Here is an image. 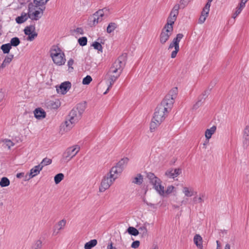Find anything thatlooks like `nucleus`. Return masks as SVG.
<instances>
[{
    "label": "nucleus",
    "mask_w": 249,
    "mask_h": 249,
    "mask_svg": "<svg viewBox=\"0 0 249 249\" xmlns=\"http://www.w3.org/2000/svg\"><path fill=\"white\" fill-rule=\"evenodd\" d=\"M86 108V103L77 104L76 107L73 108L70 112L68 119L62 124L60 126V131L66 132L70 131L74 124L81 119L82 115Z\"/></svg>",
    "instance_id": "nucleus-1"
},
{
    "label": "nucleus",
    "mask_w": 249,
    "mask_h": 249,
    "mask_svg": "<svg viewBox=\"0 0 249 249\" xmlns=\"http://www.w3.org/2000/svg\"><path fill=\"white\" fill-rule=\"evenodd\" d=\"M123 57L122 56L119 57L110 68L107 73V76L109 78L110 85L104 94L107 93L109 88L111 87L122 73L125 65V63L123 62Z\"/></svg>",
    "instance_id": "nucleus-2"
},
{
    "label": "nucleus",
    "mask_w": 249,
    "mask_h": 249,
    "mask_svg": "<svg viewBox=\"0 0 249 249\" xmlns=\"http://www.w3.org/2000/svg\"><path fill=\"white\" fill-rule=\"evenodd\" d=\"M146 177L149 182L153 186V188L161 196H164L165 194L169 195L172 193L175 188L173 186L170 185L164 191V186L161 184V180L151 172L147 173Z\"/></svg>",
    "instance_id": "nucleus-3"
},
{
    "label": "nucleus",
    "mask_w": 249,
    "mask_h": 249,
    "mask_svg": "<svg viewBox=\"0 0 249 249\" xmlns=\"http://www.w3.org/2000/svg\"><path fill=\"white\" fill-rule=\"evenodd\" d=\"M172 107L167 105L165 101H162L155 109L153 117V120L162 123L167 116L169 112L171 111Z\"/></svg>",
    "instance_id": "nucleus-4"
},
{
    "label": "nucleus",
    "mask_w": 249,
    "mask_h": 249,
    "mask_svg": "<svg viewBox=\"0 0 249 249\" xmlns=\"http://www.w3.org/2000/svg\"><path fill=\"white\" fill-rule=\"evenodd\" d=\"M50 53V57L55 65L60 66L65 64L66 61L65 54L60 48L56 46H52Z\"/></svg>",
    "instance_id": "nucleus-5"
},
{
    "label": "nucleus",
    "mask_w": 249,
    "mask_h": 249,
    "mask_svg": "<svg viewBox=\"0 0 249 249\" xmlns=\"http://www.w3.org/2000/svg\"><path fill=\"white\" fill-rule=\"evenodd\" d=\"M80 149L78 145H74L68 148L63 154V159L68 161L70 160L78 153Z\"/></svg>",
    "instance_id": "nucleus-6"
},
{
    "label": "nucleus",
    "mask_w": 249,
    "mask_h": 249,
    "mask_svg": "<svg viewBox=\"0 0 249 249\" xmlns=\"http://www.w3.org/2000/svg\"><path fill=\"white\" fill-rule=\"evenodd\" d=\"M170 28L171 27H169L168 25L167 27H164L161 30L159 39L160 43L162 45L165 44L172 34L173 30Z\"/></svg>",
    "instance_id": "nucleus-7"
},
{
    "label": "nucleus",
    "mask_w": 249,
    "mask_h": 249,
    "mask_svg": "<svg viewBox=\"0 0 249 249\" xmlns=\"http://www.w3.org/2000/svg\"><path fill=\"white\" fill-rule=\"evenodd\" d=\"M178 93V89L177 87L173 88L169 93L165 97L162 101H165L167 105L173 107L175 99Z\"/></svg>",
    "instance_id": "nucleus-8"
},
{
    "label": "nucleus",
    "mask_w": 249,
    "mask_h": 249,
    "mask_svg": "<svg viewBox=\"0 0 249 249\" xmlns=\"http://www.w3.org/2000/svg\"><path fill=\"white\" fill-rule=\"evenodd\" d=\"M115 181L114 178H111L109 175L107 174L102 180L99 187V191L104 192L108 189Z\"/></svg>",
    "instance_id": "nucleus-9"
},
{
    "label": "nucleus",
    "mask_w": 249,
    "mask_h": 249,
    "mask_svg": "<svg viewBox=\"0 0 249 249\" xmlns=\"http://www.w3.org/2000/svg\"><path fill=\"white\" fill-rule=\"evenodd\" d=\"M71 87V83L69 81H66L62 83L59 88H56L58 93L64 94L70 89Z\"/></svg>",
    "instance_id": "nucleus-10"
},
{
    "label": "nucleus",
    "mask_w": 249,
    "mask_h": 249,
    "mask_svg": "<svg viewBox=\"0 0 249 249\" xmlns=\"http://www.w3.org/2000/svg\"><path fill=\"white\" fill-rule=\"evenodd\" d=\"M123 171L121 168H119L117 166L111 168L109 173L107 174L111 177V178H114V180L118 178V175L122 173Z\"/></svg>",
    "instance_id": "nucleus-11"
},
{
    "label": "nucleus",
    "mask_w": 249,
    "mask_h": 249,
    "mask_svg": "<svg viewBox=\"0 0 249 249\" xmlns=\"http://www.w3.org/2000/svg\"><path fill=\"white\" fill-rule=\"evenodd\" d=\"M102 20L101 18L96 15V12L93 14L89 19V24L90 26H95Z\"/></svg>",
    "instance_id": "nucleus-12"
},
{
    "label": "nucleus",
    "mask_w": 249,
    "mask_h": 249,
    "mask_svg": "<svg viewBox=\"0 0 249 249\" xmlns=\"http://www.w3.org/2000/svg\"><path fill=\"white\" fill-rule=\"evenodd\" d=\"M243 146L247 148L249 144V126H246L243 132Z\"/></svg>",
    "instance_id": "nucleus-13"
},
{
    "label": "nucleus",
    "mask_w": 249,
    "mask_h": 249,
    "mask_svg": "<svg viewBox=\"0 0 249 249\" xmlns=\"http://www.w3.org/2000/svg\"><path fill=\"white\" fill-rule=\"evenodd\" d=\"M42 169L41 168V167H40L39 164L35 166L30 170V173L27 174L26 177H27L28 174H29V178L28 179L32 178L36 176L37 175L40 173V171L42 170Z\"/></svg>",
    "instance_id": "nucleus-14"
},
{
    "label": "nucleus",
    "mask_w": 249,
    "mask_h": 249,
    "mask_svg": "<svg viewBox=\"0 0 249 249\" xmlns=\"http://www.w3.org/2000/svg\"><path fill=\"white\" fill-rule=\"evenodd\" d=\"M180 173V169L179 168H176L167 171L165 173V175L170 178H174L179 175Z\"/></svg>",
    "instance_id": "nucleus-15"
},
{
    "label": "nucleus",
    "mask_w": 249,
    "mask_h": 249,
    "mask_svg": "<svg viewBox=\"0 0 249 249\" xmlns=\"http://www.w3.org/2000/svg\"><path fill=\"white\" fill-rule=\"evenodd\" d=\"M174 47L175 48V50L172 52L171 55V57L172 58L176 57L177 53L179 50V45L177 44L173 40L172 42L169 45L168 49H171Z\"/></svg>",
    "instance_id": "nucleus-16"
},
{
    "label": "nucleus",
    "mask_w": 249,
    "mask_h": 249,
    "mask_svg": "<svg viewBox=\"0 0 249 249\" xmlns=\"http://www.w3.org/2000/svg\"><path fill=\"white\" fill-rule=\"evenodd\" d=\"M35 117L37 119H42L46 117V112L41 108H37L34 111Z\"/></svg>",
    "instance_id": "nucleus-17"
},
{
    "label": "nucleus",
    "mask_w": 249,
    "mask_h": 249,
    "mask_svg": "<svg viewBox=\"0 0 249 249\" xmlns=\"http://www.w3.org/2000/svg\"><path fill=\"white\" fill-rule=\"evenodd\" d=\"M43 15V10L41 11L36 10L34 13H31L28 14L29 18L32 20H38Z\"/></svg>",
    "instance_id": "nucleus-18"
},
{
    "label": "nucleus",
    "mask_w": 249,
    "mask_h": 249,
    "mask_svg": "<svg viewBox=\"0 0 249 249\" xmlns=\"http://www.w3.org/2000/svg\"><path fill=\"white\" fill-rule=\"evenodd\" d=\"M182 192L185 196L191 197L196 194V192H195L194 189L192 187H183L182 188Z\"/></svg>",
    "instance_id": "nucleus-19"
},
{
    "label": "nucleus",
    "mask_w": 249,
    "mask_h": 249,
    "mask_svg": "<svg viewBox=\"0 0 249 249\" xmlns=\"http://www.w3.org/2000/svg\"><path fill=\"white\" fill-rule=\"evenodd\" d=\"M194 242L199 249H203L202 238L199 234H196L194 237Z\"/></svg>",
    "instance_id": "nucleus-20"
},
{
    "label": "nucleus",
    "mask_w": 249,
    "mask_h": 249,
    "mask_svg": "<svg viewBox=\"0 0 249 249\" xmlns=\"http://www.w3.org/2000/svg\"><path fill=\"white\" fill-rule=\"evenodd\" d=\"M216 130V126L213 125L210 128L207 129L205 131V136L207 140H209L213 134Z\"/></svg>",
    "instance_id": "nucleus-21"
},
{
    "label": "nucleus",
    "mask_w": 249,
    "mask_h": 249,
    "mask_svg": "<svg viewBox=\"0 0 249 249\" xmlns=\"http://www.w3.org/2000/svg\"><path fill=\"white\" fill-rule=\"evenodd\" d=\"M13 54H10L9 55L6 56L5 59H4L2 63L0 66V70L1 69H3L6 66H7L12 61V59H13Z\"/></svg>",
    "instance_id": "nucleus-22"
},
{
    "label": "nucleus",
    "mask_w": 249,
    "mask_h": 249,
    "mask_svg": "<svg viewBox=\"0 0 249 249\" xmlns=\"http://www.w3.org/2000/svg\"><path fill=\"white\" fill-rule=\"evenodd\" d=\"M108 13V10L107 8H103L100 9L96 12V15L101 18L102 20L107 17V13Z\"/></svg>",
    "instance_id": "nucleus-23"
},
{
    "label": "nucleus",
    "mask_w": 249,
    "mask_h": 249,
    "mask_svg": "<svg viewBox=\"0 0 249 249\" xmlns=\"http://www.w3.org/2000/svg\"><path fill=\"white\" fill-rule=\"evenodd\" d=\"M205 195L203 193H200L198 196H196L193 198V201L195 204L202 203L204 202V198Z\"/></svg>",
    "instance_id": "nucleus-24"
},
{
    "label": "nucleus",
    "mask_w": 249,
    "mask_h": 249,
    "mask_svg": "<svg viewBox=\"0 0 249 249\" xmlns=\"http://www.w3.org/2000/svg\"><path fill=\"white\" fill-rule=\"evenodd\" d=\"M29 18L28 15L25 13H22L20 16L16 18V22L18 24H21L26 21Z\"/></svg>",
    "instance_id": "nucleus-25"
},
{
    "label": "nucleus",
    "mask_w": 249,
    "mask_h": 249,
    "mask_svg": "<svg viewBox=\"0 0 249 249\" xmlns=\"http://www.w3.org/2000/svg\"><path fill=\"white\" fill-rule=\"evenodd\" d=\"M118 24L115 22L109 23L107 28V32L108 34L111 33L118 28Z\"/></svg>",
    "instance_id": "nucleus-26"
},
{
    "label": "nucleus",
    "mask_w": 249,
    "mask_h": 249,
    "mask_svg": "<svg viewBox=\"0 0 249 249\" xmlns=\"http://www.w3.org/2000/svg\"><path fill=\"white\" fill-rule=\"evenodd\" d=\"M128 160L129 159L127 158H123L117 163L116 166L119 168H121L123 171L124 166L127 164Z\"/></svg>",
    "instance_id": "nucleus-27"
},
{
    "label": "nucleus",
    "mask_w": 249,
    "mask_h": 249,
    "mask_svg": "<svg viewBox=\"0 0 249 249\" xmlns=\"http://www.w3.org/2000/svg\"><path fill=\"white\" fill-rule=\"evenodd\" d=\"M97 244V240L96 239H93L86 243L85 245L84 248L85 249H91V248L95 246Z\"/></svg>",
    "instance_id": "nucleus-28"
},
{
    "label": "nucleus",
    "mask_w": 249,
    "mask_h": 249,
    "mask_svg": "<svg viewBox=\"0 0 249 249\" xmlns=\"http://www.w3.org/2000/svg\"><path fill=\"white\" fill-rule=\"evenodd\" d=\"M10 182L7 177H2L0 180V186L1 187H7L10 185Z\"/></svg>",
    "instance_id": "nucleus-29"
},
{
    "label": "nucleus",
    "mask_w": 249,
    "mask_h": 249,
    "mask_svg": "<svg viewBox=\"0 0 249 249\" xmlns=\"http://www.w3.org/2000/svg\"><path fill=\"white\" fill-rule=\"evenodd\" d=\"M143 181L142 176L141 174H138L137 177H135L133 180L132 183L138 185H141Z\"/></svg>",
    "instance_id": "nucleus-30"
},
{
    "label": "nucleus",
    "mask_w": 249,
    "mask_h": 249,
    "mask_svg": "<svg viewBox=\"0 0 249 249\" xmlns=\"http://www.w3.org/2000/svg\"><path fill=\"white\" fill-rule=\"evenodd\" d=\"M127 231L128 232V233L129 234L134 235V236H137L139 234V231L133 227H129L127 229Z\"/></svg>",
    "instance_id": "nucleus-31"
},
{
    "label": "nucleus",
    "mask_w": 249,
    "mask_h": 249,
    "mask_svg": "<svg viewBox=\"0 0 249 249\" xmlns=\"http://www.w3.org/2000/svg\"><path fill=\"white\" fill-rule=\"evenodd\" d=\"M52 162V160L51 159L48 158H45L43 159L39 165L40 167H41V168L42 169L44 166L50 164Z\"/></svg>",
    "instance_id": "nucleus-32"
},
{
    "label": "nucleus",
    "mask_w": 249,
    "mask_h": 249,
    "mask_svg": "<svg viewBox=\"0 0 249 249\" xmlns=\"http://www.w3.org/2000/svg\"><path fill=\"white\" fill-rule=\"evenodd\" d=\"M161 123L160 122H159V121H156L155 120H153V118H152V122L150 124V131L151 132L153 131L155 128H156L158 126H159L160 125V124H161Z\"/></svg>",
    "instance_id": "nucleus-33"
},
{
    "label": "nucleus",
    "mask_w": 249,
    "mask_h": 249,
    "mask_svg": "<svg viewBox=\"0 0 249 249\" xmlns=\"http://www.w3.org/2000/svg\"><path fill=\"white\" fill-rule=\"evenodd\" d=\"M176 20V19L169 16L167 19V23L165 25L164 27H167V26L168 25L169 27H171L170 28L173 30V25L174 24Z\"/></svg>",
    "instance_id": "nucleus-34"
},
{
    "label": "nucleus",
    "mask_w": 249,
    "mask_h": 249,
    "mask_svg": "<svg viewBox=\"0 0 249 249\" xmlns=\"http://www.w3.org/2000/svg\"><path fill=\"white\" fill-rule=\"evenodd\" d=\"M11 48L10 43L3 44L1 46V49L4 53H8Z\"/></svg>",
    "instance_id": "nucleus-35"
},
{
    "label": "nucleus",
    "mask_w": 249,
    "mask_h": 249,
    "mask_svg": "<svg viewBox=\"0 0 249 249\" xmlns=\"http://www.w3.org/2000/svg\"><path fill=\"white\" fill-rule=\"evenodd\" d=\"M138 230L139 231V233L141 234L143 237L146 236L147 235V230L145 226V224H144L143 226L140 227Z\"/></svg>",
    "instance_id": "nucleus-36"
},
{
    "label": "nucleus",
    "mask_w": 249,
    "mask_h": 249,
    "mask_svg": "<svg viewBox=\"0 0 249 249\" xmlns=\"http://www.w3.org/2000/svg\"><path fill=\"white\" fill-rule=\"evenodd\" d=\"M20 43L19 39L17 37H15L12 38L10 40V45L11 47H17L18 46Z\"/></svg>",
    "instance_id": "nucleus-37"
},
{
    "label": "nucleus",
    "mask_w": 249,
    "mask_h": 249,
    "mask_svg": "<svg viewBox=\"0 0 249 249\" xmlns=\"http://www.w3.org/2000/svg\"><path fill=\"white\" fill-rule=\"evenodd\" d=\"M37 5H34L32 3H30L28 4V12L27 14L28 15L29 14H31V13H34L35 11L37 10Z\"/></svg>",
    "instance_id": "nucleus-38"
},
{
    "label": "nucleus",
    "mask_w": 249,
    "mask_h": 249,
    "mask_svg": "<svg viewBox=\"0 0 249 249\" xmlns=\"http://www.w3.org/2000/svg\"><path fill=\"white\" fill-rule=\"evenodd\" d=\"M64 176L62 173H59L56 175L54 177V179L55 184H57L63 179Z\"/></svg>",
    "instance_id": "nucleus-39"
},
{
    "label": "nucleus",
    "mask_w": 249,
    "mask_h": 249,
    "mask_svg": "<svg viewBox=\"0 0 249 249\" xmlns=\"http://www.w3.org/2000/svg\"><path fill=\"white\" fill-rule=\"evenodd\" d=\"M35 28L34 26H27L24 30V34L27 36L30 35L32 32H35Z\"/></svg>",
    "instance_id": "nucleus-40"
},
{
    "label": "nucleus",
    "mask_w": 249,
    "mask_h": 249,
    "mask_svg": "<svg viewBox=\"0 0 249 249\" xmlns=\"http://www.w3.org/2000/svg\"><path fill=\"white\" fill-rule=\"evenodd\" d=\"M208 93L209 92L207 90L204 91V92L198 97L197 101H200V103L203 104L207 97Z\"/></svg>",
    "instance_id": "nucleus-41"
},
{
    "label": "nucleus",
    "mask_w": 249,
    "mask_h": 249,
    "mask_svg": "<svg viewBox=\"0 0 249 249\" xmlns=\"http://www.w3.org/2000/svg\"><path fill=\"white\" fill-rule=\"evenodd\" d=\"M1 142L6 144V146L8 147L9 149H10L11 146H13L15 144L14 143L12 142L10 140L7 139L1 140Z\"/></svg>",
    "instance_id": "nucleus-42"
},
{
    "label": "nucleus",
    "mask_w": 249,
    "mask_h": 249,
    "mask_svg": "<svg viewBox=\"0 0 249 249\" xmlns=\"http://www.w3.org/2000/svg\"><path fill=\"white\" fill-rule=\"evenodd\" d=\"M92 46L95 50H97L101 52H103V47L100 43L95 41L93 43Z\"/></svg>",
    "instance_id": "nucleus-43"
},
{
    "label": "nucleus",
    "mask_w": 249,
    "mask_h": 249,
    "mask_svg": "<svg viewBox=\"0 0 249 249\" xmlns=\"http://www.w3.org/2000/svg\"><path fill=\"white\" fill-rule=\"evenodd\" d=\"M78 41L80 45L84 46L87 43V38L86 37H82L78 39Z\"/></svg>",
    "instance_id": "nucleus-44"
},
{
    "label": "nucleus",
    "mask_w": 249,
    "mask_h": 249,
    "mask_svg": "<svg viewBox=\"0 0 249 249\" xmlns=\"http://www.w3.org/2000/svg\"><path fill=\"white\" fill-rule=\"evenodd\" d=\"M91 81V77L89 75H87L85 78H83L82 83L84 85H88L90 83Z\"/></svg>",
    "instance_id": "nucleus-45"
},
{
    "label": "nucleus",
    "mask_w": 249,
    "mask_h": 249,
    "mask_svg": "<svg viewBox=\"0 0 249 249\" xmlns=\"http://www.w3.org/2000/svg\"><path fill=\"white\" fill-rule=\"evenodd\" d=\"M183 37V34H177L176 37L173 39V41H174L177 44L179 45V43Z\"/></svg>",
    "instance_id": "nucleus-46"
},
{
    "label": "nucleus",
    "mask_w": 249,
    "mask_h": 249,
    "mask_svg": "<svg viewBox=\"0 0 249 249\" xmlns=\"http://www.w3.org/2000/svg\"><path fill=\"white\" fill-rule=\"evenodd\" d=\"M49 0H34V3L38 6L45 4Z\"/></svg>",
    "instance_id": "nucleus-47"
},
{
    "label": "nucleus",
    "mask_w": 249,
    "mask_h": 249,
    "mask_svg": "<svg viewBox=\"0 0 249 249\" xmlns=\"http://www.w3.org/2000/svg\"><path fill=\"white\" fill-rule=\"evenodd\" d=\"M42 247V242L38 240L36 241L34 245L33 246V249H40Z\"/></svg>",
    "instance_id": "nucleus-48"
},
{
    "label": "nucleus",
    "mask_w": 249,
    "mask_h": 249,
    "mask_svg": "<svg viewBox=\"0 0 249 249\" xmlns=\"http://www.w3.org/2000/svg\"><path fill=\"white\" fill-rule=\"evenodd\" d=\"M37 36V34L35 31L31 33V34H30V35H28L27 40L30 41H33Z\"/></svg>",
    "instance_id": "nucleus-49"
},
{
    "label": "nucleus",
    "mask_w": 249,
    "mask_h": 249,
    "mask_svg": "<svg viewBox=\"0 0 249 249\" xmlns=\"http://www.w3.org/2000/svg\"><path fill=\"white\" fill-rule=\"evenodd\" d=\"M65 225H66V221L65 220H62L60 221L58 223V224H57L58 230L60 231L61 229H62L64 227Z\"/></svg>",
    "instance_id": "nucleus-50"
},
{
    "label": "nucleus",
    "mask_w": 249,
    "mask_h": 249,
    "mask_svg": "<svg viewBox=\"0 0 249 249\" xmlns=\"http://www.w3.org/2000/svg\"><path fill=\"white\" fill-rule=\"evenodd\" d=\"M51 105L52 108H57L60 106V103L58 100L55 102H51Z\"/></svg>",
    "instance_id": "nucleus-51"
},
{
    "label": "nucleus",
    "mask_w": 249,
    "mask_h": 249,
    "mask_svg": "<svg viewBox=\"0 0 249 249\" xmlns=\"http://www.w3.org/2000/svg\"><path fill=\"white\" fill-rule=\"evenodd\" d=\"M191 1V0H180V6H182V8H184L189 2Z\"/></svg>",
    "instance_id": "nucleus-52"
},
{
    "label": "nucleus",
    "mask_w": 249,
    "mask_h": 249,
    "mask_svg": "<svg viewBox=\"0 0 249 249\" xmlns=\"http://www.w3.org/2000/svg\"><path fill=\"white\" fill-rule=\"evenodd\" d=\"M202 105V104H201V103H200V101H197L195 104L194 105L193 107H192V109L193 110H196L197 109L198 107H199L200 106H201Z\"/></svg>",
    "instance_id": "nucleus-53"
},
{
    "label": "nucleus",
    "mask_w": 249,
    "mask_h": 249,
    "mask_svg": "<svg viewBox=\"0 0 249 249\" xmlns=\"http://www.w3.org/2000/svg\"><path fill=\"white\" fill-rule=\"evenodd\" d=\"M140 242L139 241H134L131 244V247L134 249L138 248L140 246Z\"/></svg>",
    "instance_id": "nucleus-54"
},
{
    "label": "nucleus",
    "mask_w": 249,
    "mask_h": 249,
    "mask_svg": "<svg viewBox=\"0 0 249 249\" xmlns=\"http://www.w3.org/2000/svg\"><path fill=\"white\" fill-rule=\"evenodd\" d=\"M73 63H74V60L72 58H71L69 60V61L68 62V66L69 67V69H71V70L73 69L72 66L73 64Z\"/></svg>",
    "instance_id": "nucleus-55"
},
{
    "label": "nucleus",
    "mask_w": 249,
    "mask_h": 249,
    "mask_svg": "<svg viewBox=\"0 0 249 249\" xmlns=\"http://www.w3.org/2000/svg\"><path fill=\"white\" fill-rule=\"evenodd\" d=\"M207 16H204V15H201L199 18V22L201 24L204 22Z\"/></svg>",
    "instance_id": "nucleus-56"
},
{
    "label": "nucleus",
    "mask_w": 249,
    "mask_h": 249,
    "mask_svg": "<svg viewBox=\"0 0 249 249\" xmlns=\"http://www.w3.org/2000/svg\"><path fill=\"white\" fill-rule=\"evenodd\" d=\"M178 13H177V12H174V11H171L170 14V17L176 19L177 16L178 15Z\"/></svg>",
    "instance_id": "nucleus-57"
},
{
    "label": "nucleus",
    "mask_w": 249,
    "mask_h": 249,
    "mask_svg": "<svg viewBox=\"0 0 249 249\" xmlns=\"http://www.w3.org/2000/svg\"><path fill=\"white\" fill-rule=\"evenodd\" d=\"M179 7H180V5H178V4H176L172 11H174V12H177V13H178V9H179Z\"/></svg>",
    "instance_id": "nucleus-58"
},
{
    "label": "nucleus",
    "mask_w": 249,
    "mask_h": 249,
    "mask_svg": "<svg viewBox=\"0 0 249 249\" xmlns=\"http://www.w3.org/2000/svg\"><path fill=\"white\" fill-rule=\"evenodd\" d=\"M242 11L240 10V9H238L237 8L235 13L234 14V15H233L232 16V18H235L236 17V16H237Z\"/></svg>",
    "instance_id": "nucleus-59"
},
{
    "label": "nucleus",
    "mask_w": 249,
    "mask_h": 249,
    "mask_svg": "<svg viewBox=\"0 0 249 249\" xmlns=\"http://www.w3.org/2000/svg\"><path fill=\"white\" fill-rule=\"evenodd\" d=\"M209 11L207 10H206L204 8H203V10L201 13V15H204V16H207L209 14Z\"/></svg>",
    "instance_id": "nucleus-60"
},
{
    "label": "nucleus",
    "mask_w": 249,
    "mask_h": 249,
    "mask_svg": "<svg viewBox=\"0 0 249 249\" xmlns=\"http://www.w3.org/2000/svg\"><path fill=\"white\" fill-rule=\"evenodd\" d=\"M75 31L80 34H83V30L82 28H77Z\"/></svg>",
    "instance_id": "nucleus-61"
},
{
    "label": "nucleus",
    "mask_w": 249,
    "mask_h": 249,
    "mask_svg": "<svg viewBox=\"0 0 249 249\" xmlns=\"http://www.w3.org/2000/svg\"><path fill=\"white\" fill-rule=\"evenodd\" d=\"M245 6V4L244 2H240L239 7H237V9H240V10H242L243 8Z\"/></svg>",
    "instance_id": "nucleus-62"
},
{
    "label": "nucleus",
    "mask_w": 249,
    "mask_h": 249,
    "mask_svg": "<svg viewBox=\"0 0 249 249\" xmlns=\"http://www.w3.org/2000/svg\"><path fill=\"white\" fill-rule=\"evenodd\" d=\"M211 6V2H208L206 4L205 7H204L206 10L210 11V7Z\"/></svg>",
    "instance_id": "nucleus-63"
},
{
    "label": "nucleus",
    "mask_w": 249,
    "mask_h": 249,
    "mask_svg": "<svg viewBox=\"0 0 249 249\" xmlns=\"http://www.w3.org/2000/svg\"><path fill=\"white\" fill-rule=\"evenodd\" d=\"M211 6V2H208L206 4L205 7H204L206 10L210 11V7Z\"/></svg>",
    "instance_id": "nucleus-64"
}]
</instances>
